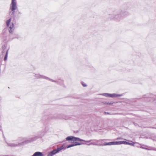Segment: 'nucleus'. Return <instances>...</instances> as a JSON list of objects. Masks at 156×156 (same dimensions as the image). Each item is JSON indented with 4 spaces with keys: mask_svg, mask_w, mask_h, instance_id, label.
<instances>
[{
    "mask_svg": "<svg viewBox=\"0 0 156 156\" xmlns=\"http://www.w3.org/2000/svg\"><path fill=\"white\" fill-rule=\"evenodd\" d=\"M110 18L112 20L119 21L123 18L122 14L116 10L113 11L112 14L109 15Z\"/></svg>",
    "mask_w": 156,
    "mask_h": 156,
    "instance_id": "1",
    "label": "nucleus"
},
{
    "mask_svg": "<svg viewBox=\"0 0 156 156\" xmlns=\"http://www.w3.org/2000/svg\"><path fill=\"white\" fill-rule=\"evenodd\" d=\"M17 8L16 0H12L9 9L10 10L9 14L11 17H14L15 16V10L17 9Z\"/></svg>",
    "mask_w": 156,
    "mask_h": 156,
    "instance_id": "2",
    "label": "nucleus"
},
{
    "mask_svg": "<svg viewBox=\"0 0 156 156\" xmlns=\"http://www.w3.org/2000/svg\"><path fill=\"white\" fill-rule=\"evenodd\" d=\"M12 18H9L6 21V23L7 27H8L9 32L12 34L14 30V25L13 22H11Z\"/></svg>",
    "mask_w": 156,
    "mask_h": 156,
    "instance_id": "3",
    "label": "nucleus"
},
{
    "mask_svg": "<svg viewBox=\"0 0 156 156\" xmlns=\"http://www.w3.org/2000/svg\"><path fill=\"white\" fill-rule=\"evenodd\" d=\"M12 18H9L6 21V23L7 27H8L9 32L12 34L14 30V25L13 22H11Z\"/></svg>",
    "mask_w": 156,
    "mask_h": 156,
    "instance_id": "4",
    "label": "nucleus"
},
{
    "mask_svg": "<svg viewBox=\"0 0 156 156\" xmlns=\"http://www.w3.org/2000/svg\"><path fill=\"white\" fill-rule=\"evenodd\" d=\"M66 139L67 141H70L72 143H76V137L72 136L67 137Z\"/></svg>",
    "mask_w": 156,
    "mask_h": 156,
    "instance_id": "5",
    "label": "nucleus"
},
{
    "mask_svg": "<svg viewBox=\"0 0 156 156\" xmlns=\"http://www.w3.org/2000/svg\"><path fill=\"white\" fill-rule=\"evenodd\" d=\"M35 76L37 78L44 79L47 80H50V81H51L52 82H55V81L52 80L50 79L47 77H46L43 75H41L39 74H35Z\"/></svg>",
    "mask_w": 156,
    "mask_h": 156,
    "instance_id": "6",
    "label": "nucleus"
},
{
    "mask_svg": "<svg viewBox=\"0 0 156 156\" xmlns=\"http://www.w3.org/2000/svg\"><path fill=\"white\" fill-rule=\"evenodd\" d=\"M122 96V94H116L115 93H113L112 94H110V98H115L119 97H121Z\"/></svg>",
    "mask_w": 156,
    "mask_h": 156,
    "instance_id": "7",
    "label": "nucleus"
},
{
    "mask_svg": "<svg viewBox=\"0 0 156 156\" xmlns=\"http://www.w3.org/2000/svg\"><path fill=\"white\" fill-rule=\"evenodd\" d=\"M32 156H44L43 153L40 152H35Z\"/></svg>",
    "mask_w": 156,
    "mask_h": 156,
    "instance_id": "8",
    "label": "nucleus"
},
{
    "mask_svg": "<svg viewBox=\"0 0 156 156\" xmlns=\"http://www.w3.org/2000/svg\"><path fill=\"white\" fill-rule=\"evenodd\" d=\"M102 141V140H99L98 141L96 142H92L90 143V144H88V145H100V146L101 144L99 143V142H100L101 141Z\"/></svg>",
    "mask_w": 156,
    "mask_h": 156,
    "instance_id": "9",
    "label": "nucleus"
},
{
    "mask_svg": "<svg viewBox=\"0 0 156 156\" xmlns=\"http://www.w3.org/2000/svg\"><path fill=\"white\" fill-rule=\"evenodd\" d=\"M76 141H80L86 142H91V141H92L93 140H88V141H86V140H84L80 139V138H79L78 137H76Z\"/></svg>",
    "mask_w": 156,
    "mask_h": 156,
    "instance_id": "10",
    "label": "nucleus"
},
{
    "mask_svg": "<svg viewBox=\"0 0 156 156\" xmlns=\"http://www.w3.org/2000/svg\"><path fill=\"white\" fill-rule=\"evenodd\" d=\"M56 153L55 150L48 153L47 156H53Z\"/></svg>",
    "mask_w": 156,
    "mask_h": 156,
    "instance_id": "11",
    "label": "nucleus"
},
{
    "mask_svg": "<svg viewBox=\"0 0 156 156\" xmlns=\"http://www.w3.org/2000/svg\"><path fill=\"white\" fill-rule=\"evenodd\" d=\"M113 145V142L105 143L103 144H101L100 146L111 145Z\"/></svg>",
    "mask_w": 156,
    "mask_h": 156,
    "instance_id": "12",
    "label": "nucleus"
},
{
    "mask_svg": "<svg viewBox=\"0 0 156 156\" xmlns=\"http://www.w3.org/2000/svg\"><path fill=\"white\" fill-rule=\"evenodd\" d=\"M63 148V146H62L61 147L58 148L56 149H55L54 150L57 153L58 152L61 151L62 150Z\"/></svg>",
    "mask_w": 156,
    "mask_h": 156,
    "instance_id": "13",
    "label": "nucleus"
},
{
    "mask_svg": "<svg viewBox=\"0 0 156 156\" xmlns=\"http://www.w3.org/2000/svg\"><path fill=\"white\" fill-rule=\"evenodd\" d=\"M100 95L104 96L106 97L110 98V94L105 93L101 94Z\"/></svg>",
    "mask_w": 156,
    "mask_h": 156,
    "instance_id": "14",
    "label": "nucleus"
},
{
    "mask_svg": "<svg viewBox=\"0 0 156 156\" xmlns=\"http://www.w3.org/2000/svg\"><path fill=\"white\" fill-rule=\"evenodd\" d=\"M121 144V141L113 142V145H120Z\"/></svg>",
    "mask_w": 156,
    "mask_h": 156,
    "instance_id": "15",
    "label": "nucleus"
},
{
    "mask_svg": "<svg viewBox=\"0 0 156 156\" xmlns=\"http://www.w3.org/2000/svg\"><path fill=\"white\" fill-rule=\"evenodd\" d=\"M103 103L104 104H106V105H113V104L114 102H113L112 101V102H103Z\"/></svg>",
    "mask_w": 156,
    "mask_h": 156,
    "instance_id": "16",
    "label": "nucleus"
},
{
    "mask_svg": "<svg viewBox=\"0 0 156 156\" xmlns=\"http://www.w3.org/2000/svg\"><path fill=\"white\" fill-rule=\"evenodd\" d=\"M8 50H7L6 53L5 55V56L4 60H6L7 58L8 54Z\"/></svg>",
    "mask_w": 156,
    "mask_h": 156,
    "instance_id": "17",
    "label": "nucleus"
},
{
    "mask_svg": "<svg viewBox=\"0 0 156 156\" xmlns=\"http://www.w3.org/2000/svg\"><path fill=\"white\" fill-rule=\"evenodd\" d=\"M74 146H75L74 144H71L68 146L67 148H68Z\"/></svg>",
    "mask_w": 156,
    "mask_h": 156,
    "instance_id": "18",
    "label": "nucleus"
},
{
    "mask_svg": "<svg viewBox=\"0 0 156 156\" xmlns=\"http://www.w3.org/2000/svg\"><path fill=\"white\" fill-rule=\"evenodd\" d=\"M128 142L125 141H121V144H128Z\"/></svg>",
    "mask_w": 156,
    "mask_h": 156,
    "instance_id": "19",
    "label": "nucleus"
},
{
    "mask_svg": "<svg viewBox=\"0 0 156 156\" xmlns=\"http://www.w3.org/2000/svg\"><path fill=\"white\" fill-rule=\"evenodd\" d=\"M83 144V143H77L74 144V145H75V146H77V145H81L82 144Z\"/></svg>",
    "mask_w": 156,
    "mask_h": 156,
    "instance_id": "20",
    "label": "nucleus"
},
{
    "mask_svg": "<svg viewBox=\"0 0 156 156\" xmlns=\"http://www.w3.org/2000/svg\"><path fill=\"white\" fill-rule=\"evenodd\" d=\"M128 145H132V146H134V144L131 143H129V142H128Z\"/></svg>",
    "mask_w": 156,
    "mask_h": 156,
    "instance_id": "21",
    "label": "nucleus"
},
{
    "mask_svg": "<svg viewBox=\"0 0 156 156\" xmlns=\"http://www.w3.org/2000/svg\"><path fill=\"white\" fill-rule=\"evenodd\" d=\"M2 47L3 50H4L5 49L6 47V46L5 45H4L2 46Z\"/></svg>",
    "mask_w": 156,
    "mask_h": 156,
    "instance_id": "22",
    "label": "nucleus"
},
{
    "mask_svg": "<svg viewBox=\"0 0 156 156\" xmlns=\"http://www.w3.org/2000/svg\"><path fill=\"white\" fill-rule=\"evenodd\" d=\"M123 138L122 137H119L117 138V140H122Z\"/></svg>",
    "mask_w": 156,
    "mask_h": 156,
    "instance_id": "23",
    "label": "nucleus"
},
{
    "mask_svg": "<svg viewBox=\"0 0 156 156\" xmlns=\"http://www.w3.org/2000/svg\"><path fill=\"white\" fill-rule=\"evenodd\" d=\"M82 85L84 87H86L87 86V85L86 84H83V83L82 84Z\"/></svg>",
    "mask_w": 156,
    "mask_h": 156,
    "instance_id": "24",
    "label": "nucleus"
}]
</instances>
